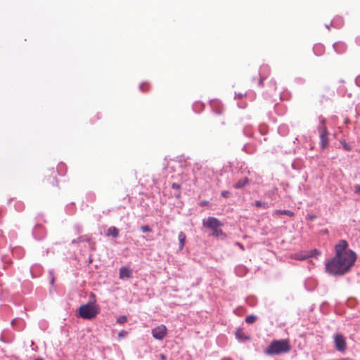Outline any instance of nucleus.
<instances>
[{"instance_id":"a211bd4d","label":"nucleus","mask_w":360,"mask_h":360,"mask_svg":"<svg viewBox=\"0 0 360 360\" xmlns=\"http://www.w3.org/2000/svg\"><path fill=\"white\" fill-rule=\"evenodd\" d=\"M266 202H262V201H259V200H256L255 202V205L257 207H261V206H264L266 207Z\"/></svg>"},{"instance_id":"f257e3e1","label":"nucleus","mask_w":360,"mask_h":360,"mask_svg":"<svg viewBox=\"0 0 360 360\" xmlns=\"http://www.w3.org/2000/svg\"><path fill=\"white\" fill-rule=\"evenodd\" d=\"M335 255L326 265V271L333 275H343L354 264L356 253L348 249V243L341 240L335 246Z\"/></svg>"},{"instance_id":"7ed1b4c3","label":"nucleus","mask_w":360,"mask_h":360,"mask_svg":"<svg viewBox=\"0 0 360 360\" xmlns=\"http://www.w3.org/2000/svg\"><path fill=\"white\" fill-rule=\"evenodd\" d=\"M98 313L99 308L98 305L94 303H87L79 307L77 316L91 320L94 319Z\"/></svg>"},{"instance_id":"2eb2a0df","label":"nucleus","mask_w":360,"mask_h":360,"mask_svg":"<svg viewBox=\"0 0 360 360\" xmlns=\"http://www.w3.org/2000/svg\"><path fill=\"white\" fill-rule=\"evenodd\" d=\"M127 321V317L126 316H120L117 319V323L123 324Z\"/></svg>"},{"instance_id":"f3484780","label":"nucleus","mask_w":360,"mask_h":360,"mask_svg":"<svg viewBox=\"0 0 360 360\" xmlns=\"http://www.w3.org/2000/svg\"><path fill=\"white\" fill-rule=\"evenodd\" d=\"M140 89L143 91H146L149 89V84L147 83H143L140 85Z\"/></svg>"},{"instance_id":"4468645a","label":"nucleus","mask_w":360,"mask_h":360,"mask_svg":"<svg viewBox=\"0 0 360 360\" xmlns=\"http://www.w3.org/2000/svg\"><path fill=\"white\" fill-rule=\"evenodd\" d=\"M256 320L257 316L253 314L249 315L245 318V322L248 324L253 323Z\"/></svg>"},{"instance_id":"4be33fe9","label":"nucleus","mask_w":360,"mask_h":360,"mask_svg":"<svg viewBox=\"0 0 360 360\" xmlns=\"http://www.w3.org/2000/svg\"><path fill=\"white\" fill-rule=\"evenodd\" d=\"M230 193L227 191H224L221 192V195L224 198H227L229 196Z\"/></svg>"},{"instance_id":"f8f14e48","label":"nucleus","mask_w":360,"mask_h":360,"mask_svg":"<svg viewBox=\"0 0 360 360\" xmlns=\"http://www.w3.org/2000/svg\"><path fill=\"white\" fill-rule=\"evenodd\" d=\"M107 236H112L114 238H117L119 236V231L115 226H111L107 231Z\"/></svg>"},{"instance_id":"5701e85b","label":"nucleus","mask_w":360,"mask_h":360,"mask_svg":"<svg viewBox=\"0 0 360 360\" xmlns=\"http://www.w3.org/2000/svg\"><path fill=\"white\" fill-rule=\"evenodd\" d=\"M307 219H309V220H314L316 219V216L315 215H311V214H309L307 216Z\"/></svg>"},{"instance_id":"1a4fd4ad","label":"nucleus","mask_w":360,"mask_h":360,"mask_svg":"<svg viewBox=\"0 0 360 360\" xmlns=\"http://www.w3.org/2000/svg\"><path fill=\"white\" fill-rule=\"evenodd\" d=\"M313 255L311 253H309L308 252H300V253H295L290 256L292 259H297V260H304L306 259L308 257H311Z\"/></svg>"},{"instance_id":"39448f33","label":"nucleus","mask_w":360,"mask_h":360,"mask_svg":"<svg viewBox=\"0 0 360 360\" xmlns=\"http://www.w3.org/2000/svg\"><path fill=\"white\" fill-rule=\"evenodd\" d=\"M319 137L321 141V147L322 149H325L328 146V130L324 124V122L322 121V125L319 129Z\"/></svg>"},{"instance_id":"ddd939ff","label":"nucleus","mask_w":360,"mask_h":360,"mask_svg":"<svg viewBox=\"0 0 360 360\" xmlns=\"http://www.w3.org/2000/svg\"><path fill=\"white\" fill-rule=\"evenodd\" d=\"M178 238H179V248H180V249H182L186 243V234L184 232L181 231L179 233Z\"/></svg>"},{"instance_id":"c85d7f7f","label":"nucleus","mask_w":360,"mask_h":360,"mask_svg":"<svg viewBox=\"0 0 360 360\" xmlns=\"http://www.w3.org/2000/svg\"><path fill=\"white\" fill-rule=\"evenodd\" d=\"M313 252H317V250H314Z\"/></svg>"},{"instance_id":"0eeeda50","label":"nucleus","mask_w":360,"mask_h":360,"mask_svg":"<svg viewBox=\"0 0 360 360\" xmlns=\"http://www.w3.org/2000/svg\"><path fill=\"white\" fill-rule=\"evenodd\" d=\"M335 344L336 349L340 352H343L346 349V342L343 335L338 334L335 336Z\"/></svg>"},{"instance_id":"aec40b11","label":"nucleus","mask_w":360,"mask_h":360,"mask_svg":"<svg viewBox=\"0 0 360 360\" xmlns=\"http://www.w3.org/2000/svg\"><path fill=\"white\" fill-rule=\"evenodd\" d=\"M354 191L355 193L360 195V185H355L354 186Z\"/></svg>"},{"instance_id":"6ab92c4d","label":"nucleus","mask_w":360,"mask_h":360,"mask_svg":"<svg viewBox=\"0 0 360 360\" xmlns=\"http://www.w3.org/2000/svg\"><path fill=\"white\" fill-rule=\"evenodd\" d=\"M141 230L146 233V232H150L151 231V229L148 226H143L141 227Z\"/></svg>"},{"instance_id":"bb28decb","label":"nucleus","mask_w":360,"mask_h":360,"mask_svg":"<svg viewBox=\"0 0 360 360\" xmlns=\"http://www.w3.org/2000/svg\"><path fill=\"white\" fill-rule=\"evenodd\" d=\"M240 331H238V332L236 333V335H237V336H239V335H240Z\"/></svg>"},{"instance_id":"393cba45","label":"nucleus","mask_w":360,"mask_h":360,"mask_svg":"<svg viewBox=\"0 0 360 360\" xmlns=\"http://www.w3.org/2000/svg\"><path fill=\"white\" fill-rule=\"evenodd\" d=\"M160 358L162 360H166V356L165 354H160Z\"/></svg>"},{"instance_id":"9d476101","label":"nucleus","mask_w":360,"mask_h":360,"mask_svg":"<svg viewBox=\"0 0 360 360\" xmlns=\"http://www.w3.org/2000/svg\"><path fill=\"white\" fill-rule=\"evenodd\" d=\"M250 182V180L248 177H245L242 179H240L239 181H238L233 186V187L235 188H243L244 186H245L246 185H248Z\"/></svg>"},{"instance_id":"423d86ee","label":"nucleus","mask_w":360,"mask_h":360,"mask_svg":"<svg viewBox=\"0 0 360 360\" xmlns=\"http://www.w3.org/2000/svg\"><path fill=\"white\" fill-rule=\"evenodd\" d=\"M151 333L155 339L162 340L167 334V328L165 325L162 324L152 329Z\"/></svg>"},{"instance_id":"9b49d317","label":"nucleus","mask_w":360,"mask_h":360,"mask_svg":"<svg viewBox=\"0 0 360 360\" xmlns=\"http://www.w3.org/2000/svg\"><path fill=\"white\" fill-rule=\"evenodd\" d=\"M274 214H286L290 217H292L295 215L293 212L286 210H276L274 212Z\"/></svg>"},{"instance_id":"b1692460","label":"nucleus","mask_w":360,"mask_h":360,"mask_svg":"<svg viewBox=\"0 0 360 360\" xmlns=\"http://www.w3.org/2000/svg\"><path fill=\"white\" fill-rule=\"evenodd\" d=\"M127 332L125 331V330H122L119 333V336L120 337H124L127 335Z\"/></svg>"},{"instance_id":"dca6fc26","label":"nucleus","mask_w":360,"mask_h":360,"mask_svg":"<svg viewBox=\"0 0 360 360\" xmlns=\"http://www.w3.org/2000/svg\"><path fill=\"white\" fill-rule=\"evenodd\" d=\"M342 144L345 150L350 151L352 150V146L345 141L342 142Z\"/></svg>"},{"instance_id":"6e6552de","label":"nucleus","mask_w":360,"mask_h":360,"mask_svg":"<svg viewBox=\"0 0 360 360\" xmlns=\"http://www.w3.org/2000/svg\"><path fill=\"white\" fill-rule=\"evenodd\" d=\"M131 274H132V271L129 267L122 266L120 269L119 278L120 279H123L125 278H130L131 276Z\"/></svg>"},{"instance_id":"20e7f679","label":"nucleus","mask_w":360,"mask_h":360,"mask_svg":"<svg viewBox=\"0 0 360 360\" xmlns=\"http://www.w3.org/2000/svg\"><path fill=\"white\" fill-rule=\"evenodd\" d=\"M202 225L204 227L210 229L212 231V236L219 237L223 234L222 223L217 218L213 217H209L202 220Z\"/></svg>"},{"instance_id":"cd10ccee","label":"nucleus","mask_w":360,"mask_h":360,"mask_svg":"<svg viewBox=\"0 0 360 360\" xmlns=\"http://www.w3.org/2000/svg\"><path fill=\"white\" fill-rule=\"evenodd\" d=\"M262 79H260L259 80V84H262Z\"/></svg>"},{"instance_id":"f03ea898","label":"nucleus","mask_w":360,"mask_h":360,"mask_svg":"<svg viewBox=\"0 0 360 360\" xmlns=\"http://www.w3.org/2000/svg\"><path fill=\"white\" fill-rule=\"evenodd\" d=\"M291 346L288 339L274 340L265 349L264 353L269 356L279 355L290 351Z\"/></svg>"},{"instance_id":"412c9836","label":"nucleus","mask_w":360,"mask_h":360,"mask_svg":"<svg viewBox=\"0 0 360 360\" xmlns=\"http://www.w3.org/2000/svg\"><path fill=\"white\" fill-rule=\"evenodd\" d=\"M172 188L173 189H176V190H179L181 188V185L177 184V183H173L172 184Z\"/></svg>"},{"instance_id":"a878e982","label":"nucleus","mask_w":360,"mask_h":360,"mask_svg":"<svg viewBox=\"0 0 360 360\" xmlns=\"http://www.w3.org/2000/svg\"><path fill=\"white\" fill-rule=\"evenodd\" d=\"M34 360H44L41 357H37Z\"/></svg>"}]
</instances>
